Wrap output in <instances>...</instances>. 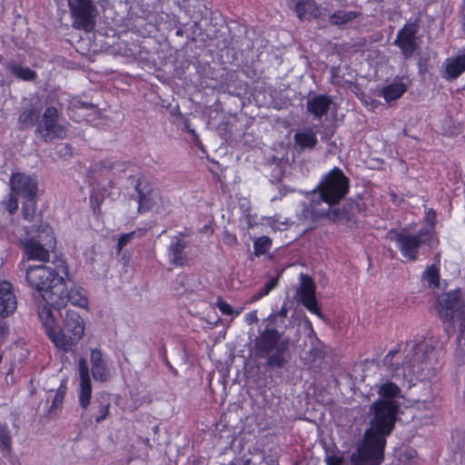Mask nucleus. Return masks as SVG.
I'll list each match as a JSON object with an SVG mask.
<instances>
[{"mask_svg":"<svg viewBox=\"0 0 465 465\" xmlns=\"http://www.w3.org/2000/svg\"><path fill=\"white\" fill-rule=\"evenodd\" d=\"M399 410V402L393 400H377L370 405L369 427L351 456V465H381L386 439L394 430Z\"/></svg>","mask_w":465,"mask_h":465,"instance_id":"f257e3e1","label":"nucleus"},{"mask_svg":"<svg viewBox=\"0 0 465 465\" xmlns=\"http://www.w3.org/2000/svg\"><path fill=\"white\" fill-rule=\"evenodd\" d=\"M53 309L56 310L45 302V304L39 310L38 316L45 329L47 337L54 347L59 351L67 353L82 339L84 332V322L77 312L66 309L64 312L58 311L63 318L62 326H58L55 324Z\"/></svg>","mask_w":465,"mask_h":465,"instance_id":"f03ea898","label":"nucleus"},{"mask_svg":"<svg viewBox=\"0 0 465 465\" xmlns=\"http://www.w3.org/2000/svg\"><path fill=\"white\" fill-rule=\"evenodd\" d=\"M288 308L286 302L279 312L268 317L265 328L254 341V353L256 357L266 359V367L269 369H281L286 363L285 354L289 349V341L282 339L283 329L278 322H284Z\"/></svg>","mask_w":465,"mask_h":465,"instance_id":"7ed1b4c3","label":"nucleus"},{"mask_svg":"<svg viewBox=\"0 0 465 465\" xmlns=\"http://www.w3.org/2000/svg\"><path fill=\"white\" fill-rule=\"evenodd\" d=\"M438 316L444 322L449 323L445 328L448 336L454 333L455 325H458L459 335L457 342L461 347L462 341L465 345V302L460 290L442 293L435 304Z\"/></svg>","mask_w":465,"mask_h":465,"instance_id":"20e7f679","label":"nucleus"},{"mask_svg":"<svg viewBox=\"0 0 465 465\" xmlns=\"http://www.w3.org/2000/svg\"><path fill=\"white\" fill-rule=\"evenodd\" d=\"M349 189L350 179L340 168L334 167L323 176L318 186L313 189L312 196L314 197L318 193L316 201H320L321 204L324 203L325 206L334 205L346 196Z\"/></svg>","mask_w":465,"mask_h":465,"instance_id":"39448f33","label":"nucleus"},{"mask_svg":"<svg viewBox=\"0 0 465 465\" xmlns=\"http://www.w3.org/2000/svg\"><path fill=\"white\" fill-rule=\"evenodd\" d=\"M25 280L48 303L49 295L60 291L64 285V279L59 275V272L46 265L29 266L25 271Z\"/></svg>","mask_w":465,"mask_h":465,"instance_id":"423d86ee","label":"nucleus"},{"mask_svg":"<svg viewBox=\"0 0 465 465\" xmlns=\"http://www.w3.org/2000/svg\"><path fill=\"white\" fill-rule=\"evenodd\" d=\"M24 254L29 261L46 262L49 261V249L54 248L55 238L52 228L45 224L36 230V234L21 241Z\"/></svg>","mask_w":465,"mask_h":465,"instance_id":"0eeeda50","label":"nucleus"},{"mask_svg":"<svg viewBox=\"0 0 465 465\" xmlns=\"http://www.w3.org/2000/svg\"><path fill=\"white\" fill-rule=\"evenodd\" d=\"M333 205L321 207L320 201H314L312 198L308 210L313 218L329 217L334 223L346 224L354 222L357 213H361L362 208L361 203L350 200L342 208H332Z\"/></svg>","mask_w":465,"mask_h":465,"instance_id":"6e6552de","label":"nucleus"},{"mask_svg":"<svg viewBox=\"0 0 465 465\" xmlns=\"http://www.w3.org/2000/svg\"><path fill=\"white\" fill-rule=\"evenodd\" d=\"M302 267V264H295V262H292V272L299 275V284L296 287L295 298L309 312L323 320V314L321 312L316 298V285L314 281L309 274L303 272Z\"/></svg>","mask_w":465,"mask_h":465,"instance_id":"1a4fd4ad","label":"nucleus"},{"mask_svg":"<svg viewBox=\"0 0 465 465\" xmlns=\"http://www.w3.org/2000/svg\"><path fill=\"white\" fill-rule=\"evenodd\" d=\"M73 26L92 32L95 27L96 7L92 0H68Z\"/></svg>","mask_w":465,"mask_h":465,"instance_id":"9d476101","label":"nucleus"},{"mask_svg":"<svg viewBox=\"0 0 465 465\" xmlns=\"http://www.w3.org/2000/svg\"><path fill=\"white\" fill-rule=\"evenodd\" d=\"M414 352V345L406 343L403 350H391L384 356L382 362L391 378L405 380L411 376L408 361Z\"/></svg>","mask_w":465,"mask_h":465,"instance_id":"9b49d317","label":"nucleus"},{"mask_svg":"<svg viewBox=\"0 0 465 465\" xmlns=\"http://www.w3.org/2000/svg\"><path fill=\"white\" fill-rule=\"evenodd\" d=\"M58 109L54 106H47L36 125L35 135L45 143L64 138L66 131L64 126L58 123Z\"/></svg>","mask_w":465,"mask_h":465,"instance_id":"f8f14e48","label":"nucleus"},{"mask_svg":"<svg viewBox=\"0 0 465 465\" xmlns=\"http://www.w3.org/2000/svg\"><path fill=\"white\" fill-rule=\"evenodd\" d=\"M127 179L137 193L134 199L138 203V212L144 213L153 210L159 195L153 183L143 173H139L137 176L128 175Z\"/></svg>","mask_w":465,"mask_h":465,"instance_id":"ddd939ff","label":"nucleus"},{"mask_svg":"<svg viewBox=\"0 0 465 465\" xmlns=\"http://www.w3.org/2000/svg\"><path fill=\"white\" fill-rule=\"evenodd\" d=\"M48 298L50 300L49 304L54 306L56 311H62L63 309L65 311L68 303L82 309L88 306V299L84 291L81 288H72L68 291L65 282L60 291L49 295Z\"/></svg>","mask_w":465,"mask_h":465,"instance_id":"4468645a","label":"nucleus"},{"mask_svg":"<svg viewBox=\"0 0 465 465\" xmlns=\"http://www.w3.org/2000/svg\"><path fill=\"white\" fill-rule=\"evenodd\" d=\"M391 239L394 240L399 246L402 255L410 261L417 259L418 249L424 242L423 234L419 232L417 234L391 232Z\"/></svg>","mask_w":465,"mask_h":465,"instance_id":"2eb2a0df","label":"nucleus"},{"mask_svg":"<svg viewBox=\"0 0 465 465\" xmlns=\"http://www.w3.org/2000/svg\"><path fill=\"white\" fill-rule=\"evenodd\" d=\"M187 234L180 232L177 235L172 237L167 249L168 261L174 267H183L189 262V257L185 249L189 242L185 240Z\"/></svg>","mask_w":465,"mask_h":465,"instance_id":"dca6fc26","label":"nucleus"},{"mask_svg":"<svg viewBox=\"0 0 465 465\" xmlns=\"http://www.w3.org/2000/svg\"><path fill=\"white\" fill-rule=\"evenodd\" d=\"M419 26L416 23H409L398 32L397 37L394 40V45H397L404 56L408 59L412 56L417 49L416 35Z\"/></svg>","mask_w":465,"mask_h":465,"instance_id":"f3484780","label":"nucleus"},{"mask_svg":"<svg viewBox=\"0 0 465 465\" xmlns=\"http://www.w3.org/2000/svg\"><path fill=\"white\" fill-rule=\"evenodd\" d=\"M12 193L24 199H35L37 194V182L22 173H16L12 175L11 180Z\"/></svg>","mask_w":465,"mask_h":465,"instance_id":"a211bd4d","label":"nucleus"},{"mask_svg":"<svg viewBox=\"0 0 465 465\" xmlns=\"http://www.w3.org/2000/svg\"><path fill=\"white\" fill-rule=\"evenodd\" d=\"M414 345V355L409 359L408 368L411 376H419L422 371V365L427 363L430 354L432 353L434 348L425 342L409 341Z\"/></svg>","mask_w":465,"mask_h":465,"instance_id":"6ab92c4d","label":"nucleus"},{"mask_svg":"<svg viewBox=\"0 0 465 465\" xmlns=\"http://www.w3.org/2000/svg\"><path fill=\"white\" fill-rule=\"evenodd\" d=\"M17 308V300L11 282H0V316L6 318Z\"/></svg>","mask_w":465,"mask_h":465,"instance_id":"aec40b11","label":"nucleus"},{"mask_svg":"<svg viewBox=\"0 0 465 465\" xmlns=\"http://www.w3.org/2000/svg\"><path fill=\"white\" fill-rule=\"evenodd\" d=\"M91 371L96 381L104 382L110 378V370L100 349H93L90 353Z\"/></svg>","mask_w":465,"mask_h":465,"instance_id":"412c9836","label":"nucleus"},{"mask_svg":"<svg viewBox=\"0 0 465 465\" xmlns=\"http://www.w3.org/2000/svg\"><path fill=\"white\" fill-rule=\"evenodd\" d=\"M42 107L30 104L24 108L18 115V124L21 129H28L36 126L42 114Z\"/></svg>","mask_w":465,"mask_h":465,"instance_id":"4be33fe9","label":"nucleus"},{"mask_svg":"<svg viewBox=\"0 0 465 465\" xmlns=\"http://www.w3.org/2000/svg\"><path fill=\"white\" fill-rule=\"evenodd\" d=\"M111 401L107 393L97 395L92 405V417L95 422L100 423L109 415Z\"/></svg>","mask_w":465,"mask_h":465,"instance_id":"5701e85b","label":"nucleus"},{"mask_svg":"<svg viewBox=\"0 0 465 465\" xmlns=\"http://www.w3.org/2000/svg\"><path fill=\"white\" fill-rule=\"evenodd\" d=\"M295 149L298 152L312 150L318 143L316 134L312 128H303L294 135Z\"/></svg>","mask_w":465,"mask_h":465,"instance_id":"b1692460","label":"nucleus"},{"mask_svg":"<svg viewBox=\"0 0 465 465\" xmlns=\"http://www.w3.org/2000/svg\"><path fill=\"white\" fill-rule=\"evenodd\" d=\"M331 99L323 94H318L308 100L307 110L314 115L315 118H321L329 111Z\"/></svg>","mask_w":465,"mask_h":465,"instance_id":"393cba45","label":"nucleus"},{"mask_svg":"<svg viewBox=\"0 0 465 465\" xmlns=\"http://www.w3.org/2000/svg\"><path fill=\"white\" fill-rule=\"evenodd\" d=\"M313 330L308 320L300 321L297 324V340L295 345L292 344L294 351H304L308 346V341H311Z\"/></svg>","mask_w":465,"mask_h":465,"instance_id":"a878e982","label":"nucleus"},{"mask_svg":"<svg viewBox=\"0 0 465 465\" xmlns=\"http://www.w3.org/2000/svg\"><path fill=\"white\" fill-rule=\"evenodd\" d=\"M465 72V54L456 57L448 58L445 62L444 78L447 80H454Z\"/></svg>","mask_w":465,"mask_h":465,"instance_id":"bb28decb","label":"nucleus"},{"mask_svg":"<svg viewBox=\"0 0 465 465\" xmlns=\"http://www.w3.org/2000/svg\"><path fill=\"white\" fill-rule=\"evenodd\" d=\"M5 67L12 75L19 80L31 82L37 78V73L35 70L24 66L20 63L8 62Z\"/></svg>","mask_w":465,"mask_h":465,"instance_id":"cd10ccee","label":"nucleus"},{"mask_svg":"<svg viewBox=\"0 0 465 465\" xmlns=\"http://www.w3.org/2000/svg\"><path fill=\"white\" fill-rule=\"evenodd\" d=\"M295 12L301 21H305L316 17L319 10L314 0H300L295 5Z\"/></svg>","mask_w":465,"mask_h":465,"instance_id":"c85d7f7f","label":"nucleus"},{"mask_svg":"<svg viewBox=\"0 0 465 465\" xmlns=\"http://www.w3.org/2000/svg\"><path fill=\"white\" fill-rule=\"evenodd\" d=\"M66 392V386L61 384L59 388L56 390L54 396L53 398L51 406L47 411V416L49 418L57 417L63 408V402L64 400V395Z\"/></svg>","mask_w":465,"mask_h":465,"instance_id":"c756f323","label":"nucleus"},{"mask_svg":"<svg viewBox=\"0 0 465 465\" xmlns=\"http://www.w3.org/2000/svg\"><path fill=\"white\" fill-rule=\"evenodd\" d=\"M407 91L406 85L401 82H394L385 86L381 93V95L387 102L399 99Z\"/></svg>","mask_w":465,"mask_h":465,"instance_id":"7c9ffc66","label":"nucleus"},{"mask_svg":"<svg viewBox=\"0 0 465 465\" xmlns=\"http://www.w3.org/2000/svg\"><path fill=\"white\" fill-rule=\"evenodd\" d=\"M401 393V388L392 381H386L379 385L378 394L381 398V400H393L400 397Z\"/></svg>","mask_w":465,"mask_h":465,"instance_id":"2f4dec72","label":"nucleus"},{"mask_svg":"<svg viewBox=\"0 0 465 465\" xmlns=\"http://www.w3.org/2000/svg\"><path fill=\"white\" fill-rule=\"evenodd\" d=\"M358 12L354 11H343L339 10L334 12L329 18V22L332 25H346L349 22H351L355 18L359 16Z\"/></svg>","mask_w":465,"mask_h":465,"instance_id":"473e14b6","label":"nucleus"},{"mask_svg":"<svg viewBox=\"0 0 465 465\" xmlns=\"http://www.w3.org/2000/svg\"><path fill=\"white\" fill-rule=\"evenodd\" d=\"M92 398V382L91 381H80V388L78 391V400L79 405L86 410L90 403Z\"/></svg>","mask_w":465,"mask_h":465,"instance_id":"72a5a7b5","label":"nucleus"},{"mask_svg":"<svg viewBox=\"0 0 465 465\" xmlns=\"http://www.w3.org/2000/svg\"><path fill=\"white\" fill-rule=\"evenodd\" d=\"M272 245V241L269 236L263 235L261 237H258L253 242V254L256 257H260L262 255L266 254L269 252Z\"/></svg>","mask_w":465,"mask_h":465,"instance_id":"f704fd0d","label":"nucleus"},{"mask_svg":"<svg viewBox=\"0 0 465 465\" xmlns=\"http://www.w3.org/2000/svg\"><path fill=\"white\" fill-rule=\"evenodd\" d=\"M422 277L431 286L435 288H440V272L439 267L436 263L428 266L427 269L423 272Z\"/></svg>","mask_w":465,"mask_h":465,"instance_id":"c9c22d12","label":"nucleus"},{"mask_svg":"<svg viewBox=\"0 0 465 465\" xmlns=\"http://www.w3.org/2000/svg\"><path fill=\"white\" fill-rule=\"evenodd\" d=\"M0 450L7 454L12 450V439L6 424H0Z\"/></svg>","mask_w":465,"mask_h":465,"instance_id":"e433bc0d","label":"nucleus"},{"mask_svg":"<svg viewBox=\"0 0 465 465\" xmlns=\"http://www.w3.org/2000/svg\"><path fill=\"white\" fill-rule=\"evenodd\" d=\"M36 211V198L22 201V215L25 220L32 222Z\"/></svg>","mask_w":465,"mask_h":465,"instance_id":"4c0bfd02","label":"nucleus"},{"mask_svg":"<svg viewBox=\"0 0 465 465\" xmlns=\"http://www.w3.org/2000/svg\"><path fill=\"white\" fill-rule=\"evenodd\" d=\"M144 233H145V230L138 229L136 231H133L131 232L122 234L119 237L118 242H117L116 252L120 253L122 252V250L124 249V247L126 246L134 239V237L135 235L138 237H141Z\"/></svg>","mask_w":465,"mask_h":465,"instance_id":"58836bf2","label":"nucleus"},{"mask_svg":"<svg viewBox=\"0 0 465 465\" xmlns=\"http://www.w3.org/2000/svg\"><path fill=\"white\" fill-rule=\"evenodd\" d=\"M124 163H114L109 159L102 160L95 163L93 167L94 172H111L117 168L118 170H124Z\"/></svg>","mask_w":465,"mask_h":465,"instance_id":"ea45409f","label":"nucleus"},{"mask_svg":"<svg viewBox=\"0 0 465 465\" xmlns=\"http://www.w3.org/2000/svg\"><path fill=\"white\" fill-rule=\"evenodd\" d=\"M285 175V170L281 163L275 164L270 173V180L272 183H281Z\"/></svg>","mask_w":465,"mask_h":465,"instance_id":"a19ab883","label":"nucleus"},{"mask_svg":"<svg viewBox=\"0 0 465 465\" xmlns=\"http://www.w3.org/2000/svg\"><path fill=\"white\" fill-rule=\"evenodd\" d=\"M223 242L225 245L233 247L238 244V239L235 233L224 231L223 234Z\"/></svg>","mask_w":465,"mask_h":465,"instance_id":"79ce46f5","label":"nucleus"},{"mask_svg":"<svg viewBox=\"0 0 465 465\" xmlns=\"http://www.w3.org/2000/svg\"><path fill=\"white\" fill-rule=\"evenodd\" d=\"M79 374H80V381H91L90 375H89V370L86 364V361L84 359L80 360L79 361Z\"/></svg>","mask_w":465,"mask_h":465,"instance_id":"37998d69","label":"nucleus"},{"mask_svg":"<svg viewBox=\"0 0 465 465\" xmlns=\"http://www.w3.org/2000/svg\"><path fill=\"white\" fill-rule=\"evenodd\" d=\"M18 196H15V194H11L10 199L7 203V210L11 214H14L17 209H18Z\"/></svg>","mask_w":465,"mask_h":465,"instance_id":"c03bdc74","label":"nucleus"},{"mask_svg":"<svg viewBox=\"0 0 465 465\" xmlns=\"http://www.w3.org/2000/svg\"><path fill=\"white\" fill-rule=\"evenodd\" d=\"M271 292L265 285H262L252 297V302H257Z\"/></svg>","mask_w":465,"mask_h":465,"instance_id":"a18cd8bd","label":"nucleus"},{"mask_svg":"<svg viewBox=\"0 0 465 465\" xmlns=\"http://www.w3.org/2000/svg\"><path fill=\"white\" fill-rule=\"evenodd\" d=\"M271 292L265 285H262L252 297V302H257Z\"/></svg>","mask_w":465,"mask_h":465,"instance_id":"49530a36","label":"nucleus"},{"mask_svg":"<svg viewBox=\"0 0 465 465\" xmlns=\"http://www.w3.org/2000/svg\"><path fill=\"white\" fill-rule=\"evenodd\" d=\"M271 292L265 285H262L252 297V302H257Z\"/></svg>","mask_w":465,"mask_h":465,"instance_id":"de8ad7c7","label":"nucleus"},{"mask_svg":"<svg viewBox=\"0 0 465 465\" xmlns=\"http://www.w3.org/2000/svg\"><path fill=\"white\" fill-rule=\"evenodd\" d=\"M218 308L225 315H232L233 312L232 307L225 301H219Z\"/></svg>","mask_w":465,"mask_h":465,"instance_id":"09e8293b","label":"nucleus"},{"mask_svg":"<svg viewBox=\"0 0 465 465\" xmlns=\"http://www.w3.org/2000/svg\"><path fill=\"white\" fill-rule=\"evenodd\" d=\"M328 465H345L344 459L337 456H329L327 458Z\"/></svg>","mask_w":465,"mask_h":465,"instance_id":"8fccbe9b","label":"nucleus"},{"mask_svg":"<svg viewBox=\"0 0 465 465\" xmlns=\"http://www.w3.org/2000/svg\"><path fill=\"white\" fill-rule=\"evenodd\" d=\"M90 202H91L92 208H93L94 213L97 211H100V202H99V200L97 199L96 196H94V194H91Z\"/></svg>","mask_w":465,"mask_h":465,"instance_id":"3c124183","label":"nucleus"},{"mask_svg":"<svg viewBox=\"0 0 465 465\" xmlns=\"http://www.w3.org/2000/svg\"><path fill=\"white\" fill-rule=\"evenodd\" d=\"M278 284V279L277 278H272L267 282H265L263 285L266 286V288L269 291H272Z\"/></svg>","mask_w":465,"mask_h":465,"instance_id":"603ef678","label":"nucleus"},{"mask_svg":"<svg viewBox=\"0 0 465 465\" xmlns=\"http://www.w3.org/2000/svg\"><path fill=\"white\" fill-rule=\"evenodd\" d=\"M460 14H461L462 29L465 32V0H463L462 5L460 8Z\"/></svg>","mask_w":465,"mask_h":465,"instance_id":"864d4df0","label":"nucleus"},{"mask_svg":"<svg viewBox=\"0 0 465 465\" xmlns=\"http://www.w3.org/2000/svg\"><path fill=\"white\" fill-rule=\"evenodd\" d=\"M427 218L430 221V223L433 225L434 223H435L436 213L434 211H432V210H430L427 213Z\"/></svg>","mask_w":465,"mask_h":465,"instance_id":"5fc2aeb1","label":"nucleus"},{"mask_svg":"<svg viewBox=\"0 0 465 465\" xmlns=\"http://www.w3.org/2000/svg\"><path fill=\"white\" fill-rule=\"evenodd\" d=\"M188 132H189L193 136H194L196 140H199V137H198V135L196 134V133L194 132V130H193V129H188ZM198 143H199V147H201V146H202L201 142H200V141H198Z\"/></svg>","mask_w":465,"mask_h":465,"instance_id":"6e6d98bb","label":"nucleus"},{"mask_svg":"<svg viewBox=\"0 0 465 465\" xmlns=\"http://www.w3.org/2000/svg\"><path fill=\"white\" fill-rule=\"evenodd\" d=\"M61 267H62V271L66 273V266L64 265V262H61Z\"/></svg>","mask_w":465,"mask_h":465,"instance_id":"4d7b16f0","label":"nucleus"},{"mask_svg":"<svg viewBox=\"0 0 465 465\" xmlns=\"http://www.w3.org/2000/svg\"><path fill=\"white\" fill-rule=\"evenodd\" d=\"M439 262H440V253H437L435 256V263L438 265Z\"/></svg>","mask_w":465,"mask_h":465,"instance_id":"13d9d810","label":"nucleus"},{"mask_svg":"<svg viewBox=\"0 0 465 465\" xmlns=\"http://www.w3.org/2000/svg\"><path fill=\"white\" fill-rule=\"evenodd\" d=\"M81 104V107H84V108H89V106L86 104H84V103H79Z\"/></svg>","mask_w":465,"mask_h":465,"instance_id":"bf43d9fd","label":"nucleus"},{"mask_svg":"<svg viewBox=\"0 0 465 465\" xmlns=\"http://www.w3.org/2000/svg\"><path fill=\"white\" fill-rule=\"evenodd\" d=\"M143 441L146 445H150V439L145 438Z\"/></svg>","mask_w":465,"mask_h":465,"instance_id":"052dcab7","label":"nucleus"},{"mask_svg":"<svg viewBox=\"0 0 465 465\" xmlns=\"http://www.w3.org/2000/svg\"><path fill=\"white\" fill-rule=\"evenodd\" d=\"M124 163V166H126V163ZM127 164H130V162H127ZM125 168V167H124ZM123 171H125V169H124Z\"/></svg>","mask_w":465,"mask_h":465,"instance_id":"680f3d73","label":"nucleus"},{"mask_svg":"<svg viewBox=\"0 0 465 465\" xmlns=\"http://www.w3.org/2000/svg\"><path fill=\"white\" fill-rule=\"evenodd\" d=\"M2 361H3V355L0 354V363L2 362Z\"/></svg>","mask_w":465,"mask_h":465,"instance_id":"e2e57ef3","label":"nucleus"},{"mask_svg":"<svg viewBox=\"0 0 465 465\" xmlns=\"http://www.w3.org/2000/svg\"><path fill=\"white\" fill-rule=\"evenodd\" d=\"M167 365L172 368L171 364H170V361H167Z\"/></svg>","mask_w":465,"mask_h":465,"instance_id":"0e129e2a","label":"nucleus"}]
</instances>
